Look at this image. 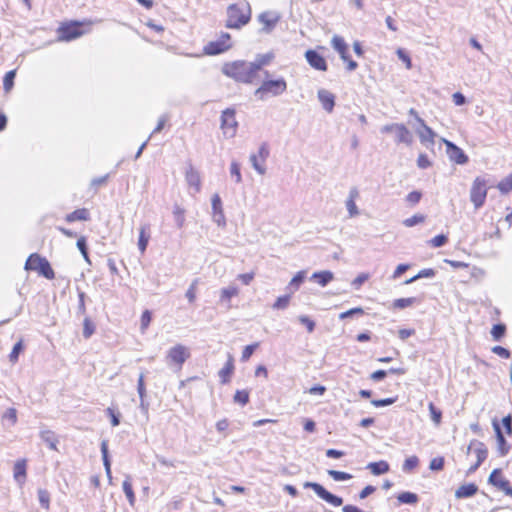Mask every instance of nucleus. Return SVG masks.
Wrapping results in <instances>:
<instances>
[{"instance_id": "obj_1", "label": "nucleus", "mask_w": 512, "mask_h": 512, "mask_svg": "<svg viewBox=\"0 0 512 512\" xmlns=\"http://www.w3.org/2000/svg\"><path fill=\"white\" fill-rule=\"evenodd\" d=\"M223 73L238 82L254 83L258 77L252 62L235 61L223 67Z\"/></svg>"}, {"instance_id": "obj_2", "label": "nucleus", "mask_w": 512, "mask_h": 512, "mask_svg": "<svg viewBox=\"0 0 512 512\" xmlns=\"http://www.w3.org/2000/svg\"><path fill=\"white\" fill-rule=\"evenodd\" d=\"M225 26L229 29H241L251 20V7L248 3L230 4L226 10Z\"/></svg>"}, {"instance_id": "obj_3", "label": "nucleus", "mask_w": 512, "mask_h": 512, "mask_svg": "<svg viewBox=\"0 0 512 512\" xmlns=\"http://www.w3.org/2000/svg\"><path fill=\"white\" fill-rule=\"evenodd\" d=\"M25 269L37 271L40 275L49 280L55 277V273L48 260L37 253H33L28 257L25 262Z\"/></svg>"}, {"instance_id": "obj_4", "label": "nucleus", "mask_w": 512, "mask_h": 512, "mask_svg": "<svg viewBox=\"0 0 512 512\" xmlns=\"http://www.w3.org/2000/svg\"><path fill=\"white\" fill-rule=\"evenodd\" d=\"M287 89V83L284 78H279L276 80H264L260 87H258L255 91V96L259 97L261 100L264 99V96L270 94L272 96H279L283 94Z\"/></svg>"}, {"instance_id": "obj_5", "label": "nucleus", "mask_w": 512, "mask_h": 512, "mask_svg": "<svg viewBox=\"0 0 512 512\" xmlns=\"http://www.w3.org/2000/svg\"><path fill=\"white\" fill-rule=\"evenodd\" d=\"M487 190V180L483 177H476L470 190V200L476 209L484 205Z\"/></svg>"}, {"instance_id": "obj_6", "label": "nucleus", "mask_w": 512, "mask_h": 512, "mask_svg": "<svg viewBox=\"0 0 512 512\" xmlns=\"http://www.w3.org/2000/svg\"><path fill=\"white\" fill-rule=\"evenodd\" d=\"M304 488L312 489L319 498L334 507H338L343 504L342 497L329 492L324 486L317 482H305Z\"/></svg>"}, {"instance_id": "obj_7", "label": "nucleus", "mask_w": 512, "mask_h": 512, "mask_svg": "<svg viewBox=\"0 0 512 512\" xmlns=\"http://www.w3.org/2000/svg\"><path fill=\"white\" fill-rule=\"evenodd\" d=\"M238 123L235 118V110L227 108L221 115V129L228 138H233L236 135Z\"/></svg>"}, {"instance_id": "obj_8", "label": "nucleus", "mask_w": 512, "mask_h": 512, "mask_svg": "<svg viewBox=\"0 0 512 512\" xmlns=\"http://www.w3.org/2000/svg\"><path fill=\"white\" fill-rule=\"evenodd\" d=\"M189 356L190 353L188 349L185 346L178 344L169 349L166 356V362L169 366L174 364L180 369Z\"/></svg>"}, {"instance_id": "obj_9", "label": "nucleus", "mask_w": 512, "mask_h": 512, "mask_svg": "<svg viewBox=\"0 0 512 512\" xmlns=\"http://www.w3.org/2000/svg\"><path fill=\"white\" fill-rule=\"evenodd\" d=\"M281 16L276 11H264L260 13L257 17V20L262 27L260 29L261 33L270 34L280 21Z\"/></svg>"}, {"instance_id": "obj_10", "label": "nucleus", "mask_w": 512, "mask_h": 512, "mask_svg": "<svg viewBox=\"0 0 512 512\" xmlns=\"http://www.w3.org/2000/svg\"><path fill=\"white\" fill-rule=\"evenodd\" d=\"M230 39L231 36L229 33H222L218 40L212 41L205 46V53L208 55H217L227 51L231 47Z\"/></svg>"}, {"instance_id": "obj_11", "label": "nucleus", "mask_w": 512, "mask_h": 512, "mask_svg": "<svg viewBox=\"0 0 512 512\" xmlns=\"http://www.w3.org/2000/svg\"><path fill=\"white\" fill-rule=\"evenodd\" d=\"M420 142L427 148L435 144L436 133L426 125L423 119H418V126L414 127Z\"/></svg>"}, {"instance_id": "obj_12", "label": "nucleus", "mask_w": 512, "mask_h": 512, "mask_svg": "<svg viewBox=\"0 0 512 512\" xmlns=\"http://www.w3.org/2000/svg\"><path fill=\"white\" fill-rule=\"evenodd\" d=\"M59 39L63 41H71L83 34L82 24L79 22H71L62 25L59 30Z\"/></svg>"}, {"instance_id": "obj_13", "label": "nucleus", "mask_w": 512, "mask_h": 512, "mask_svg": "<svg viewBox=\"0 0 512 512\" xmlns=\"http://www.w3.org/2000/svg\"><path fill=\"white\" fill-rule=\"evenodd\" d=\"M442 140L446 145L447 154L451 161H453L459 165H464L468 162V160H469L468 156L464 153V151L460 147H458L456 144H454L453 142H451L449 140H446V139H442Z\"/></svg>"}, {"instance_id": "obj_14", "label": "nucleus", "mask_w": 512, "mask_h": 512, "mask_svg": "<svg viewBox=\"0 0 512 512\" xmlns=\"http://www.w3.org/2000/svg\"><path fill=\"white\" fill-rule=\"evenodd\" d=\"M492 427L496 436L498 454L502 457L506 456L509 453L511 446L505 439L500 423L496 418L492 420Z\"/></svg>"}, {"instance_id": "obj_15", "label": "nucleus", "mask_w": 512, "mask_h": 512, "mask_svg": "<svg viewBox=\"0 0 512 512\" xmlns=\"http://www.w3.org/2000/svg\"><path fill=\"white\" fill-rule=\"evenodd\" d=\"M212 204V218L213 221L220 227L226 224L225 215L222 208V201L218 194H214L211 199Z\"/></svg>"}, {"instance_id": "obj_16", "label": "nucleus", "mask_w": 512, "mask_h": 512, "mask_svg": "<svg viewBox=\"0 0 512 512\" xmlns=\"http://www.w3.org/2000/svg\"><path fill=\"white\" fill-rule=\"evenodd\" d=\"M309 65L318 71H326L328 66L325 58L316 50L309 49L305 53Z\"/></svg>"}, {"instance_id": "obj_17", "label": "nucleus", "mask_w": 512, "mask_h": 512, "mask_svg": "<svg viewBox=\"0 0 512 512\" xmlns=\"http://www.w3.org/2000/svg\"><path fill=\"white\" fill-rule=\"evenodd\" d=\"M317 97L323 109L328 113H331L335 106V95L326 89H319Z\"/></svg>"}, {"instance_id": "obj_18", "label": "nucleus", "mask_w": 512, "mask_h": 512, "mask_svg": "<svg viewBox=\"0 0 512 512\" xmlns=\"http://www.w3.org/2000/svg\"><path fill=\"white\" fill-rule=\"evenodd\" d=\"M185 179L191 188H194L195 193L200 191L201 181L199 173L190 165L185 173Z\"/></svg>"}, {"instance_id": "obj_19", "label": "nucleus", "mask_w": 512, "mask_h": 512, "mask_svg": "<svg viewBox=\"0 0 512 512\" xmlns=\"http://www.w3.org/2000/svg\"><path fill=\"white\" fill-rule=\"evenodd\" d=\"M396 142L411 145L413 142V135L404 124H398L396 130Z\"/></svg>"}, {"instance_id": "obj_20", "label": "nucleus", "mask_w": 512, "mask_h": 512, "mask_svg": "<svg viewBox=\"0 0 512 512\" xmlns=\"http://www.w3.org/2000/svg\"><path fill=\"white\" fill-rule=\"evenodd\" d=\"M334 278V274L329 270L314 272L310 280L317 282L321 287L327 286Z\"/></svg>"}, {"instance_id": "obj_21", "label": "nucleus", "mask_w": 512, "mask_h": 512, "mask_svg": "<svg viewBox=\"0 0 512 512\" xmlns=\"http://www.w3.org/2000/svg\"><path fill=\"white\" fill-rule=\"evenodd\" d=\"M478 491V486L474 483L461 485L455 491V497L458 499L469 498L474 496Z\"/></svg>"}, {"instance_id": "obj_22", "label": "nucleus", "mask_w": 512, "mask_h": 512, "mask_svg": "<svg viewBox=\"0 0 512 512\" xmlns=\"http://www.w3.org/2000/svg\"><path fill=\"white\" fill-rule=\"evenodd\" d=\"M13 472H14L13 476H14L15 481L19 485H22L26 479V460H24V459L18 460L14 465Z\"/></svg>"}, {"instance_id": "obj_23", "label": "nucleus", "mask_w": 512, "mask_h": 512, "mask_svg": "<svg viewBox=\"0 0 512 512\" xmlns=\"http://www.w3.org/2000/svg\"><path fill=\"white\" fill-rule=\"evenodd\" d=\"M41 440L51 449L57 451V444L59 443L58 437L51 430L40 431Z\"/></svg>"}, {"instance_id": "obj_24", "label": "nucleus", "mask_w": 512, "mask_h": 512, "mask_svg": "<svg viewBox=\"0 0 512 512\" xmlns=\"http://www.w3.org/2000/svg\"><path fill=\"white\" fill-rule=\"evenodd\" d=\"M150 227L148 224H144L140 227L139 230V239H138V248L141 253L146 251L149 239H150Z\"/></svg>"}, {"instance_id": "obj_25", "label": "nucleus", "mask_w": 512, "mask_h": 512, "mask_svg": "<svg viewBox=\"0 0 512 512\" xmlns=\"http://www.w3.org/2000/svg\"><path fill=\"white\" fill-rule=\"evenodd\" d=\"M367 469H369L373 475L379 476V475L387 473L390 469V466H389L388 462L381 460L378 462L369 463L367 465Z\"/></svg>"}, {"instance_id": "obj_26", "label": "nucleus", "mask_w": 512, "mask_h": 512, "mask_svg": "<svg viewBox=\"0 0 512 512\" xmlns=\"http://www.w3.org/2000/svg\"><path fill=\"white\" fill-rule=\"evenodd\" d=\"M471 445H476V448L474 449V452L477 457L478 465H481L488 456V450L483 442H480L478 440H472Z\"/></svg>"}, {"instance_id": "obj_27", "label": "nucleus", "mask_w": 512, "mask_h": 512, "mask_svg": "<svg viewBox=\"0 0 512 512\" xmlns=\"http://www.w3.org/2000/svg\"><path fill=\"white\" fill-rule=\"evenodd\" d=\"M234 364L233 359L229 356L228 361L224 365V367L219 371V377L221 378V383L226 384L229 382V379L233 373Z\"/></svg>"}, {"instance_id": "obj_28", "label": "nucleus", "mask_w": 512, "mask_h": 512, "mask_svg": "<svg viewBox=\"0 0 512 512\" xmlns=\"http://www.w3.org/2000/svg\"><path fill=\"white\" fill-rule=\"evenodd\" d=\"M498 474V471H492L488 478V483L502 490L506 495L512 497V487L509 482H495L494 477Z\"/></svg>"}, {"instance_id": "obj_29", "label": "nucleus", "mask_w": 512, "mask_h": 512, "mask_svg": "<svg viewBox=\"0 0 512 512\" xmlns=\"http://www.w3.org/2000/svg\"><path fill=\"white\" fill-rule=\"evenodd\" d=\"M122 487L129 504L133 507L135 505L136 497L132 488L131 477L129 475H127L123 481Z\"/></svg>"}, {"instance_id": "obj_30", "label": "nucleus", "mask_w": 512, "mask_h": 512, "mask_svg": "<svg viewBox=\"0 0 512 512\" xmlns=\"http://www.w3.org/2000/svg\"><path fill=\"white\" fill-rule=\"evenodd\" d=\"M89 219V211L86 208L76 209L66 216L67 222L87 221Z\"/></svg>"}, {"instance_id": "obj_31", "label": "nucleus", "mask_w": 512, "mask_h": 512, "mask_svg": "<svg viewBox=\"0 0 512 512\" xmlns=\"http://www.w3.org/2000/svg\"><path fill=\"white\" fill-rule=\"evenodd\" d=\"M273 57L274 55L272 53L258 54L252 64L259 73L263 66L268 65L271 62Z\"/></svg>"}, {"instance_id": "obj_32", "label": "nucleus", "mask_w": 512, "mask_h": 512, "mask_svg": "<svg viewBox=\"0 0 512 512\" xmlns=\"http://www.w3.org/2000/svg\"><path fill=\"white\" fill-rule=\"evenodd\" d=\"M397 500L401 504L415 505L419 501V497L416 493L405 491L397 496Z\"/></svg>"}, {"instance_id": "obj_33", "label": "nucleus", "mask_w": 512, "mask_h": 512, "mask_svg": "<svg viewBox=\"0 0 512 512\" xmlns=\"http://www.w3.org/2000/svg\"><path fill=\"white\" fill-rule=\"evenodd\" d=\"M331 46L333 47L334 50H336L339 53V55L345 54V51L348 50L347 43L341 36L338 35L333 36L331 40Z\"/></svg>"}, {"instance_id": "obj_34", "label": "nucleus", "mask_w": 512, "mask_h": 512, "mask_svg": "<svg viewBox=\"0 0 512 512\" xmlns=\"http://www.w3.org/2000/svg\"><path fill=\"white\" fill-rule=\"evenodd\" d=\"M239 293V290L236 286H228L223 289H221L220 294V301L221 302H229L230 299L234 296H237Z\"/></svg>"}, {"instance_id": "obj_35", "label": "nucleus", "mask_w": 512, "mask_h": 512, "mask_svg": "<svg viewBox=\"0 0 512 512\" xmlns=\"http://www.w3.org/2000/svg\"><path fill=\"white\" fill-rule=\"evenodd\" d=\"M184 209L179 205H175L173 209L174 220L178 228H182L185 223Z\"/></svg>"}, {"instance_id": "obj_36", "label": "nucleus", "mask_w": 512, "mask_h": 512, "mask_svg": "<svg viewBox=\"0 0 512 512\" xmlns=\"http://www.w3.org/2000/svg\"><path fill=\"white\" fill-rule=\"evenodd\" d=\"M416 302H417V299L415 297L399 298L393 302V307L396 309H404V308L412 306Z\"/></svg>"}, {"instance_id": "obj_37", "label": "nucleus", "mask_w": 512, "mask_h": 512, "mask_svg": "<svg viewBox=\"0 0 512 512\" xmlns=\"http://www.w3.org/2000/svg\"><path fill=\"white\" fill-rule=\"evenodd\" d=\"M435 276V271L431 268L421 270L417 275L407 279L405 284H411L421 278H432Z\"/></svg>"}, {"instance_id": "obj_38", "label": "nucleus", "mask_w": 512, "mask_h": 512, "mask_svg": "<svg viewBox=\"0 0 512 512\" xmlns=\"http://www.w3.org/2000/svg\"><path fill=\"white\" fill-rule=\"evenodd\" d=\"M497 188L502 194L509 193L512 190V173L505 177L504 179H502L497 184Z\"/></svg>"}, {"instance_id": "obj_39", "label": "nucleus", "mask_w": 512, "mask_h": 512, "mask_svg": "<svg viewBox=\"0 0 512 512\" xmlns=\"http://www.w3.org/2000/svg\"><path fill=\"white\" fill-rule=\"evenodd\" d=\"M16 77V70L8 71L3 78V88L9 92L14 86V79Z\"/></svg>"}, {"instance_id": "obj_40", "label": "nucleus", "mask_w": 512, "mask_h": 512, "mask_svg": "<svg viewBox=\"0 0 512 512\" xmlns=\"http://www.w3.org/2000/svg\"><path fill=\"white\" fill-rule=\"evenodd\" d=\"M506 333V326L502 323L493 325L491 329V335L495 341H500Z\"/></svg>"}, {"instance_id": "obj_41", "label": "nucleus", "mask_w": 512, "mask_h": 512, "mask_svg": "<svg viewBox=\"0 0 512 512\" xmlns=\"http://www.w3.org/2000/svg\"><path fill=\"white\" fill-rule=\"evenodd\" d=\"M428 408L432 421L436 426H438L442 420V411L438 409L432 402L429 403Z\"/></svg>"}, {"instance_id": "obj_42", "label": "nucleus", "mask_w": 512, "mask_h": 512, "mask_svg": "<svg viewBox=\"0 0 512 512\" xmlns=\"http://www.w3.org/2000/svg\"><path fill=\"white\" fill-rule=\"evenodd\" d=\"M24 350V344L22 340H19L17 343L14 344L12 351L9 355V360L12 363H16L18 361V357L20 353Z\"/></svg>"}, {"instance_id": "obj_43", "label": "nucleus", "mask_w": 512, "mask_h": 512, "mask_svg": "<svg viewBox=\"0 0 512 512\" xmlns=\"http://www.w3.org/2000/svg\"><path fill=\"white\" fill-rule=\"evenodd\" d=\"M250 162L252 164V167L259 173L260 175H264L266 173V167L261 162L260 158L256 154L250 155Z\"/></svg>"}, {"instance_id": "obj_44", "label": "nucleus", "mask_w": 512, "mask_h": 512, "mask_svg": "<svg viewBox=\"0 0 512 512\" xmlns=\"http://www.w3.org/2000/svg\"><path fill=\"white\" fill-rule=\"evenodd\" d=\"M305 278V271L297 272V274L291 279L288 288H293V290H297L299 286L304 282Z\"/></svg>"}, {"instance_id": "obj_45", "label": "nucleus", "mask_w": 512, "mask_h": 512, "mask_svg": "<svg viewBox=\"0 0 512 512\" xmlns=\"http://www.w3.org/2000/svg\"><path fill=\"white\" fill-rule=\"evenodd\" d=\"M419 464V459L417 456L413 455L408 457L402 466V469L404 472H411L413 469H415Z\"/></svg>"}, {"instance_id": "obj_46", "label": "nucleus", "mask_w": 512, "mask_h": 512, "mask_svg": "<svg viewBox=\"0 0 512 512\" xmlns=\"http://www.w3.org/2000/svg\"><path fill=\"white\" fill-rule=\"evenodd\" d=\"M95 332V325L94 323L86 317L83 322V336L84 338L88 339L90 338L93 333Z\"/></svg>"}, {"instance_id": "obj_47", "label": "nucleus", "mask_w": 512, "mask_h": 512, "mask_svg": "<svg viewBox=\"0 0 512 512\" xmlns=\"http://www.w3.org/2000/svg\"><path fill=\"white\" fill-rule=\"evenodd\" d=\"M328 475L335 481H346L352 478L351 474L337 470H328Z\"/></svg>"}, {"instance_id": "obj_48", "label": "nucleus", "mask_w": 512, "mask_h": 512, "mask_svg": "<svg viewBox=\"0 0 512 512\" xmlns=\"http://www.w3.org/2000/svg\"><path fill=\"white\" fill-rule=\"evenodd\" d=\"M77 248L79 249V251L81 252L83 258L87 261V262H90L89 261V254H88V247H87V242H86V238L85 237H80L78 240H77Z\"/></svg>"}, {"instance_id": "obj_49", "label": "nucleus", "mask_w": 512, "mask_h": 512, "mask_svg": "<svg viewBox=\"0 0 512 512\" xmlns=\"http://www.w3.org/2000/svg\"><path fill=\"white\" fill-rule=\"evenodd\" d=\"M3 422L8 421L11 426L17 422V411L14 408H9L2 416Z\"/></svg>"}, {"instance_id": "obj_50", "label": "nucleus", "mask_w": 512, "mask_h": 512, "mask_svg": "<svg viewBox=\"0 0 512 512\" xmlns=\"http://www.w3.org/2000/svg\"><path fill=\"white\" fill-rule=\"evenodd\" d=\"M425 220V216L422 214H415L410 218H407L403 221V224L406 227H413L419 223H422Z\"/></svg>"}, {"instance_id": "obj_51", "label": "nucleus", "mask_w": 512, "mask_h": 512, "mask_svg": "<svg viewBox=\"0 0 512 512\" xmlns=\"http://www.w3.org/2000/svg\"><path fill=\"white\" fill-rule=\"evenodd\" d=\"M234 401L241 405H246L249 402V393L246 390L236 391Z\"/></svg>"}, {"instance_id": "obj_52", "label": "nucleus", "mask_w": 512, "mask_h": 512, "mask_svg": "<svg viewBox=\"0 0 512 512\" xmlns=\"http://www.w3.org/2000/svg\"><path fill=\"white\" fill-rule=\"evenodd\" d=\"M290 298L291 296L289 294L278 297L275 303L273 304V308L285 309L289 305Z\"/></svg>"}, {"instance_id": "obj_53", "label": "nucleus", "mask_w": 512, "mask_h": 512, "mask_svg": "<svg viewBox=\"0 0 512 512\" xmlns=\"http://www.w3.org/2000/svg\"><path fill=\"white\" fill-rule=\"evenodd\" d=\"M230 174L232 177L235 178V181L237 183H240L242 181V176L240 172V164L236 161H232L230 166Z\"/></svg>"}, {"instance_id": "obj_54", "label": "nucleus", "mask_w": 512, "mask_h": 512, "mask_svg": "<svg viewBox=\"0 0 512 512\" xmlns=\"http://www.w3.org/2000/svg\"><path fill=\"white\" fill-rule=\"evenodd\" d=\"M363 314H364V310L361 307H355V308H352L345 312L340 313L339 318L341 320H343L346 318L353 317L355 315H363Z\"/></svg>"}, {"instance_id": "obj_55", "label": "nucleus", "mask_w": 512, "mask_h": 512, "mask_svg": "<svg viewBox=\"0 0 512 512\" xmlns=\"http://www.w3.org/2000/svg\"><path fill=\"white\" fill-rule=\"evenodd\" d=\"M198 284V279L193 280V282L190 284L188 290L186 291V298L190 303H193L196 299V287Z\"/></svg>"}, {"instance_id": "obj_56", "label": "nucleus", "mask_w": 512, "mask_h": 512, "mask_svg": "<svg viewBox=\"0 0 512 512\" xmlns=\"http://www.w3.org/2000/svg\"><path fill=\"white\" fill-rule=\"evenodd\" d=\"M444 458L435 457L430 461L429 469L432 471H441L444 468Z\"/></svg>"}, {"instance_id": "obj_57", "label": "nucleus", "mask_w": 512, "mask_h": 512, "mask_svg": "<svg viewBox=\"0 0 512 512\" xmlns=\"http://www.w3.org/2000/svg\"><path fill=\"white\" fill-rule=\"evenodd\" d=\"M151 319H152L151 312L149 310H145L141 316L140 328H141L142 332H144L148 328V326L150 325Z\"/></svg>"}, {"instance_id": "obj_58", "label": "nucleus", "mask_w": 512, "mask_h": 512, "mask_svg": "<svg viewBox=\"0 0 512 512\" xmlns=\"http://www.w3.org/2000/svg\"><path fill=\"white\" fill-rule=\"evenodd\" d=\"M448 241V238L446 235L444 234H439L437 236H435L434 238H432L430 240V244L433 246V247H442L444 246Z\"/></svg>"}, {"instance_id": "obj_59", "label": "nucleus", "mask_w": 512, "mask_h": 512, "mask_svg": "<svg viewBox=\"0 0 512 512\" xmlns=\"http://www.w3.org/2000/svg\"><path fill=\"white\" fill-rule=\"evenodd\" d=\"M491 351L504 359H508L511 357V352L507 348L502 346H494L492 347Z\"/></svg>"}, {"instance_id": "obj_60", "label": "nucleus", "mask_w": 512, "mask_h": 512, "mask_svg": "<svg viewBox=\"0 0 512 512\" xmlns=\"http://www.w3.org/2000/svg\"><path fill=\"white\" fill-rule=\"evenodd\" d=\"M298 320L301 324L305 325L308 332L312 333L315 329V322L311 320L308 316L301 315L298 317Z\"/></svg>"}, {"instance_id": "obj_61", "label": "nucleus", "mask_w": 512, "mask_h": 512, "mask_svg": "<svg viewBox=\"0 0 512 512\" xmlns=\"http://www.w3.org/2000/svg\"><path fill=\"white\" fill-rule=\"evenodd\" d=\"M257 346H258V343L247 345L242 352L241 360L247 361L252 356V354L254 353Z\"/></svg>"}, {"instance_id": "obj_62", "label": "nucleus", "mask_w": 512, "mask_h": 512, "mask_svg": "<svg viewBox=\"0 0 512 512\" xmlns=\"http://www.w3.org/2000/svg\"><path fill=\"white\" fill-rule=\"evenodd\" d=\"M106 412H107V414L110 417L111 425L113 427L118 426L120 424V417H121L120 413L119 412H115L114 409H112V408H108L106 410Z\"/></svg>"}, {"instance_id": "obj_63", "label": "nucleus", "mask_w": 512, "mask_h": 512, "mask_svg": "<svg viewBox=\"0 0 512 512\" xmlns=\"http://www.w3.org/2000/svg\"><path fill=\"white\" fill-rule=\"evenodd\" d=\"M502 426L508 436H512V415L508 414L502 419Z\"/></svg>"}, {"instance_id": "obj_64", "label": "nucleus", "mask_w": 512, "mask_h": 512, "mask_svg": "<svg viewBox=\"0 0 512 512\" xmlns=\"http://www.w3.org/2000/svg\"><path fill=\"white\" fill-rule=\"evenodd\" d=\"M368 278L369 275L367 273H361L352 281V285L355 289H359L368 280Z\"/></svg>"}]
</instances>
